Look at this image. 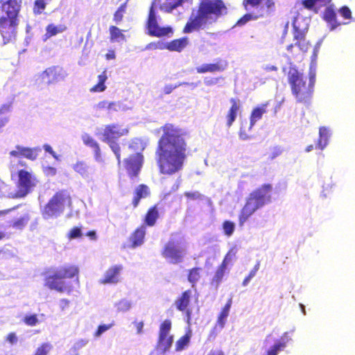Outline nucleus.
I'll return each instance as SVG.
<instances>
[{
    "mask_svg": "<svg viewBox=\"0 0 355 355\" xmlns=\"http://www.w3.org/2000/svg\"><path fill=\"white\" fill-rule=\"evenodd\" d=\"M162 132L155 149L159 173L172 175L182 170L189 153L186 133L173 123H166L157 132Z\"/></svg>",
    "mask_w": 355,
    "mask_h": 355,
    "instance_id": "nucleus-1",
    "label": "nucleus"
},
{
    "mask_svg": "<svg viewBox=\"0 0 355 355\" xmlns=\"http://www.w3.org/2000/svg\"><path fill=\"white\" fill-rule=\"evenodd\" d=\"M227 12V7L223 0H200L197 10H193L183 29V33H191L204 29L208 25L216 23Z\"/></svg>",
    "mask_w": 355,
    "mask_h": 355,
    "instance_id": "nucleus-2",
    "label": "nucleus"
},
{
    "mask_svg": "<svg viewBox=\"0 0 355 355\" xmlns=\"http://www.w3.org/2000/svg\"><path fill=\"white\" fill-rule=\"evenodd\" d=\"M287 76L291 93L297 103L309 105L312 99L315 83V74L309 73V78L300 72L296 67L284 68Z\"/></svg>",
    "mask_w": 355,
    "mask_h": 355,
    "instance_id": "nucleus-3",
    "label": "nucleus"
},
{
    "mask_svg": "<svg viewBox=\"0 0 355 355\" xmlns=\"http://www.w3.org/2000/svg\"><path fill=\"white\" fill-rule=\"evenodd\" d=\"M79 274L78 266L72 263H66L53 270L47 269L44 272V286L58 293H70L73 288L65 282V279H74L79 284Z\"/></svg>",
    "mask_w": 355,
    "mask_h": 355,
    "instance_id": "nucleus-4",
    "label": "nucleus"
},
{
    "mask_svg": "<svg viewBox=\"0 0 355 355\" xmlns=\"http://www.w3.org/2000/svg\"><path fill=\"white\" fill-rule=\"evenodd\" d=\"M72 205V199L69 193L62 189L55 192L44 206L41 211L44 218L57 217L60 216L64 209L70 208Z\"/></svg>",
    "mask_w": 355,
    "mask_h": 355,
    "instance_id": "nucleus-5",
    "label": "nucleus"
},
{
    "mask_svg": "<svg viewBox=\"0 0 355 355\" xmlns=\"http://www.w3.org/2000/svg\"><path fill=\"white\" fill-rule=\"evenodd\" d=\"M128 134V128H121L120 125L117 123L106 125L102 133V141L106 143L111 148L116 158L118 165H120L121 163V146L116 139Z\"/></svg>",
    "mask_w": 355,
    "mask_h": 355,
    "instance_id": "nucleus-6",
    "label": "nucleus"
},
{
    "mask_svg": "<svg viewBox=\"0 0 355 355\" xmlns=\"http://www.w3.org/2000/svg\"><path fill=\"white\" fill-rule=\"evenodd\" d=\"M67 76L66 71L62 67L53 65L41 72L36 79V83L40 86H51L64 80Z\"/></svg>",
    "mask_w": 355,
    "mask_h": 355,
    "instance_id": "nucleus-7",
    "label": "nucleus"
},
{
    "mask_svg": "<svg viewBox=\"0 0 355 355\" xmlns=\"http://www.w3.org/2000/svg\"><path fill=\"white\" fill-rule=\"evenodd\" d=\"M155 8L156 3L155 1H153L149 8L148 15L146 22V28L147 29L148 35L156 37H162L172 35L173 33V30L171 26H159L157 20Z\"/></svg>",
    "mask_w": 355,
    "mask_h": 355,
    "instance_id": "nucleus-8",
    "label": "nucleus"
},
{
    "mask_svg": "<svg viewBox=\"0 0 355 355\" xmlns=\"http://www.w3.org/2000/svg\"><path fill=\"white\" fill-rule=\"evenodd\" d=\"M161 254L170 263L178 264L183 261L186 252L178 241L171 239L164 245Z\"/></svg>",
    "mask_w": 355,
    "mask_h": 355,
    "instance_id": "nucleus-9",
    "label": "nucleus"
},
{
    "mask_svg": "<svg viewBox=\"0 0 355 355\" xmlns=\"http://www.w3.org/2000/svg\"><path fill=\"white\" fill-rule=\"evenodd\" d=\"M272 185L269 183L263 184L250 193L248 198L259 209L272 202Z\"/></svg>",
    "mask_w": 355,
    "mask_h": 355,
    "instance_id": "nucleus-10",
    "label": "nucleus"
},
{
    "mask_svg": "<svg viewBox=\"0 0 355 355\" xmlns=\"http://www.w3.org/2000/svg\"><path fill=\"white\" fill-rule=\"evenodd\" d=\"M297 24V19L295 18L293 21V35L295 43L289 44L287 46V51L292 53L293 47L296 46L302 52L306 53L311 46V43L306 39V34L307 33L308 28L306 26L300 28Z\"/></svg>",
    "mask_w": 355,
    "mask_h": 355,
    "instance_id": "nucleus-11",
    "label": "nucleus"
},
{
    "mask_svg": "<svg viewBox=\"0 0 355 355\" xmlns=\"http://www.w3.org/2000/svg\"><path fill=\"white\" fill-rule=\"evenodd\" d=\"M268 103L262 104L259 106L254 107L250 114V123L247 121L242 123L239 130V137L243 140H246L250 138L248 131L251 130L254 123L261 119L263 114L267 112L266 107Z\"/></svg>",
    "mask_w": 355,
    "mask_h": 355,
    "instance_id": "nucleus-12",
    "label": "nucleus"
},
{
    "mask_svg": "<svg viewBox=\"0 0 355 355\" xmlns=\"http://www.w3.org/2000/svg\"><path fill=\"white\" fill-rule=\"evenodd\" d=\"M18 196L24 197L36 186L37 180L34 175L24 169L18 171Z\"/></svg>",
    "mask_w": 355,
    "mask_h": 355,
    "instance_id": "nucleus-13",
    "label": "nucleus"
},
{
    "mask_svg": "<svg viewBox=\"0 0 355 355\" xmlns=\"http://www.w3.org/2000/svg\"><path fill=\"white\" fill-rule=\"evenodd\" d=\"M21 0H0V18L18 19Z\"/></svg>",
    "mask_w": 355,
    "mask_h": 355,
    "instance_id": "nucleus-14",
    "label": "nucleus"
},
{
    "mask_svg": "<svg viewBox=\"0 0 355 355\" xmlns=\"http://www.w3.org/2000/svg\"><path fill=\"white\" fill-rule=\"evenodd\" d=\"M143 163L144 155L141 153L130 155L123 159L124 167L130 178L138 176Z\"/></svg>",
    "mask_w": 355,
    "mask_h": 355,
    "instance_id": "nucleus-15",
    "label": "nucleus"
},
{
    "mask_svg": "<svg viewBox=\"0 0 355 355\" xmlns=\"http://www.w3.org/2000/svg\"><path fill=\"white\" fill-rule=\"evenodd\" d=\"M18 23V19L0 18V33L4 44L9 43L15 40Z\"/></svg>",
    "mask_w": 355,
    "mask_h": 355,
    "instance_id": "nucleus-16",
    "label": "nucleus"
},
{
    "mask_svg": "<svg viewBox=\"0 0 355 355\" xmlns=\"http://www.w3.org/2000/svg\"><path fill=\"white\" fill-rule=\"evenodd\" d=\"M264 3L261 6L259 12L266 13L268 16L275 10V2L274 0H243L242 6L245 10L259 7L261 3Z\"/></svg>",
    "mask_w": 355,
    "mask_h": 355,
    "instance_id": "nucleus-17",
    "label": "nucleus"
},
{
    "mask_svg": "<svg viewBox=\"0 0 355 355\" xmlns=\"http://www.w3.org/2000/svg\"><path fill=\"white\" fill-rule=\"evenodd\" d=\"M192 291L190 289L183 291L174 301V305L179 311L184 313L188 319L191 318V309H190Z\"/></svg>",
    "mask_w": 355,
    "mask_h": 355,
    "instance_id": "nucleus-18",
    "label": "nucleus"
},
{
    "mask_svg": "<svg viewBox=\"0 0 355 355\" xmlns=\"http://www.w3.org/2000/svg\"><path fill=\"white\" fill-rule=\"evenodd\" d=\"M227 67V61L217 59L214 63H205L197 67L196 70L198 73L223 72L226 69Z\"/></svg>",
    "mask_w": 355,
    "mask_h": 355,
    "instance_id": "nucleus-19",
    "label": "nucleus"
},
{
    "mask_svg": "<svg viewBox=\"0 0 355 355\" xmlns=\"http://www.w3.org/2000/svg\"><path fill=\"white\" fill-rule=\"evenodd\" d=\"M123 270L121 265H114L108 268L100 279L102 284H115L120 280V273Z\"/></svg>",
    "mask_w": 355,
    "mask_h": 355,
    "instance_id": "nucleus-20",
    "label": "nucleus"
},
{
    "mask_svg": "<svg viewBox=\"0 0 355 355\" xmlns=\"http://www.w3.org/2000/svg\"><path fill=\"white\" fill-rule=\"evenodd\" d=\"M146 233V230L144 225L137 227L129 236L128 241L130 243L128 247L135 249L141 245L144 242Z\"/></svg>",
    "mask_w": 355,
    "mask_h": 355,
    "instance_id": "nucleus-21",
    "label": "nucleus"
},
{
    "mask_svg": "<svg viewBox=\"0 0 355 355\" xmlns=\"http://www.w3.org/2000/svg\"><path fill=\"white\" fill-rule=\"evenodd\" d=\"M259 208L247 198L239 214V226H243L249 218Z\"/></svg>",
    "mask_w": 355,
    "mask_h": 355,
    "instance_id": "nucleus-22",
    "label": "nucleus"
},
{
    "mask_svg": "<svg viewBox=\"0 0 355 355\" xmlns=\"http://www.w3.org/2000/svg\"><path fill=\"white\" fill-rule=\"evenodd\" d=\"M231 106L225 116L226 126L230 128L236 119L237 114L241 108V101L238 98H232L230 100Z\"/></svg>",
    "mask_w": 355,
    "mask_h": 355,
    "instance_id": "nucleus-23",
    "label": "nucleus"
},
{
    "mask_svg": "<svg viewBox=\"0 0 355 355\" xmlns=\"http://www.w3.org/2000/svg\"><path fill=\"white\" fill-rule=\"evenodd\" d=\"M159 208L158 203L150 207L144 216L142 225H144L146 227L154 226L159 218Z\"/></svg>",
    "mask_w": 355,
    "mask_h": 355,
    "instance_id": "nucleus-24",
    "label": "nucleus"
},
{
    "mask_svg": "<svg viewBox=\"0 0 355 355\" xmlns=\"http://www.w3.org/2000/svg\"><path fill=\"white\" fill-rule=\"evenodd\" d=\"M150 195V189L146 184H140L134 190L132 205L134 208L138 207L140 200Z\"/></svg>",
    "mask_w": 355,
    "mask_h": 355,
    "instance_id": "nucleus-25",
    "label": "nucleus"
},
{
    "mask_svg": "<svg viewBox=\"0 0 355 355\" xmlns=\"http://www.w3.org/2000/svg\"><path fill=\"white\" fill-rule=\"evenodd\" d=\"M189 44L187 37L175 39L166 44V49L170 51L182 52Z\"/></svg>",
    "mask_w": 355,
    "mask_h": 355,
    "instance_id": "nucleus-26",
    "label": "nucleus"
},
{
    "mask_svg": "<svg viewBox=\"0 0 355 355\" xmlns=\"http://www.w3.org/2000/svg\"><path fill=\"white\" fill-rule=\"evenodd\" d=\"M332 0H303L302 4L307 10L317 13L319 10L328 5Z\"/></svg>",
    "mask_w": 355,
    "mask_h": 355,
    "instance_id": "nucleus-27",
    "label": "nucleus"
},
{
    "mask_svg": "<svg viewBox=\"0 0 355 355\" xmlns=\"http://www.w3.org/2000/svg\"><path fill=\"white\" fill-rule=\"evenodd\" d=\"M67 30V26L63 24L55 25L54 24H49L46 27V33L43 35V41H46L53 36Z\"/></svg>",
    "mask_w": 355,
    "mask_h": 355,
    "instance_id": "nucleus-28",
    "label": "nucleus"
},
{
    "mask_svg": "<svg viewBox=\"0 0 355 355\" xmlns=\"http://www.w3.org/2000/svg\"><path fill=\"white\" fill-rule=\"evenodd\" d=\"M119 107V105L116 102L102 101L98 102L94 106V109L98 112L107 111V114H111L112 112H117Z\"/></svg>",
    "mask_w": 355,
    "mask_h": 355,
    "instance_id": "nucleus-29",
    "label": "nucleus"
},
{
    "mask_svg": "<svg viewBox=\"0 0 355 355\" xmlns=\"http://www.w3.org/2000/svg\"><path fill=\"white\" fill-rule=\"evenodd\" d=\"M323 19L331 26V30L335 29L340 25V23L337 21L336 13L334 9L329 6L323 13Z\"/></svg>",
    "mask_w": 355,
    "mask_h": 355,
    "instance_id": "nucleus-30",
    "label": "nucleus"
},
{
    "mask_svg": "<svg viewBox=\"0 0 355 355\" xmlns=\"http://www.w3.org/2000/svg\"><path fill=\"white\" fill-rule=\"evenodd\" d=\"M83 141L85 145L94 149V157L98 160L101 156V148L97 141L89 135L83 136Z\"/></svg>",
    "mask_w": 355,
    "mask_h": 355,
    "instance_id": "nucleus-31",
    "label": "nucleus"
},
{
    "mask_svg": "<svg viewBox=\"0 0 355 355\" xmlns=\"http://www.w3.org/2000/svg\"><path fill=\"white\" fill-rule=\"evenodd\" d=\"M226 270V268L220 265L217 267L216 270L210 281V285L212 287L215 288L216 289L218 288L219 285L223 280Z\"/></svg>",
    "mask_w": 355,
    "mask_h": 355,
    "instance_id": "nucleus-32",
    "label": "nucleus"
},
{
    "mask_svg": "<svg viewBox=\"0 0 355 355\" xmlns=\"http://www.w3.org/2000/svg\"><path fill=\"white\" fill-rule=\"evenodd\" d=\"M232 304V298H230L225 305L223 307L221 311L218 315L217 324L221 327H224L226 318L229 315L230 310Z\"/></svg>",
    "mask_w": 355,
    "mask_h": 355,
    "instance_id": "nucleus-33",
    "label": "nucleus"
},
{
    "mask_svg": "<svg viewBox=\"0 0 355 355\" xmlns=\"http://www.w3.org/2000/svg\"><path fill=\"white\" fill-rule=\"evenodd\" d=\"M202 270V268L200 267H194L188 270L187 279L192 287H195L200 279Z\"/></svg>",
    "mask_w": 355,
    "mask_h": 355,
    "instance_id": "nucleus-34",
    "label": "nucleus"
},
{
    "mask_svg": "<svg viewBox=\"0 0 355 355\" xmlns=\"http://www.w3.org/2000/svg\"><path fill=\"white\" fill-rule=\"evenodd\" d=\"M267 17L266 13H261L259 12L258 14L254 13H245L243 15L236 23V26H243L246 24L250 21L257 20L259 18H263Z\"/></svg>",
    "mask_w": 355,
    "mask_h": 355,
    "instance_id": "nucleus-35",
    "label": "nucleus"
},
{
    "mask_svg": "<svg viewBox=\"0 0 355 355\" xmlns=\"http://www.w3.org/2000/svg\"><path fill=\"white\" fill-rule=\"evenodd\" d=\"M173 342V337L169 334H159L158 345L166 352L168 350Z\"/></svg>",
    "mask_w": 355,
    "mask_h": 355,
    "instance_id": "nucleus-36",
    "label": "nucleus"
},
{
    "mask_svg": "<svg viewBox=\"0 0 355 355\" xmlns=\"http://www.w3.org/2000/svg\"><path fill=\"white\" fill-rule=\"evenodd\" d=\"M98 83L90 89L91 92H101L105 90L106 86L105 85V83L107 79L106 70H104L100 75H98Z\"/></svg>",
    "mask_w": 355,
    "mask_h": 355,
    "instance_id": "nucleus-37",
    "label": "nucleus"
},
{
    "mask_svg": "<svg viewBox=\"0 0 355 355\" xmlns=\"http://www.w3.org/2000/svg\"><path fill=\"white\" fill-rule=\"evenodd\" d=\"M110 40L111 42L125 41V36L122 31L116 26H110L109 28Z\"/></svg>",
    "mask_w": 355,
    "mask_h": 355,
    "instance_id": "nucleus-38",
    "label": "nucleus"
},
{
    "mask_svg": "<svg viewBox=\"0 0 355 355\" xmlns=\"http://www.w3.org/2000/svg\"><path fill=\"white\" fill-rule=\"evenodd\" d=\"M329 132L325 127H321L319 130V138L317 142V147L323 150L328 144Z\"/></svg>",
    "mask_w": 355,
    "mask_h": 355,
    "instance_id": "nucleus-39",
    "label": "nucleus"
},
{
    "mask_svg": "<svg viewBox=\"0 0 355 355\" xmlns=\"http://www.w3.org/2000/svg\"><path fill=\"white\" fill-rule=\"evenodd\" d=\"M73 168L83 178H88L89 175V168L84 162H77Z\"/></svg>",
    "mask_w": 355,
    "mask_h": 355,
    "instance_id": "nucleus-40",
    "label": "nucleus"
},
{
    "mask_svg": "<svg viewBox=\"0 0 355 355\" xmlns=\"http://www.w3.org/2000/svg\"><path fill=\"white\" fill-rule=\"evenodd\" d=\"M183 1L184 0H166L161 6V9L166 12H171L174 9L180 6Z\"/></svg>",
    "mask_w": 355,
    "mask_h": 355,
    "instance_id": "nucleus-41",
    "label": "nucleus"
},
{
    "mask_svg": "<svg viewBox=\"0 0 355 355\" xmlns=\"http://www.w3.org/2000/svg\"><path fill=\"white\" fill-rule=\"evenodd\" d=\"M29 220V214L26 213L19 218L13 220L12 223V227L15 229L21 230L26 226Z\"/></svg>",
    "mask_w": 355,
    "mask_h": 355,
    "instance_id": "nucleus-42",
    "label": "nucleus"
},
{
    "mask_svg": "<svg viewBox=\"0 0 355 355\" xmlns=\"http://www.w3.org/2000/svg\"><path fill=\"white\" fill-rule=\"evenodd\" d=\"M127 2L123 3L115 11L113 15V20L116 24H119L123 19V15L126 12Z\"/></svg>",
    "mask_w": 355,
    "mask_h": 355,
    "instance_id": "nucleus-43",
    "label": "nucleus"
},
{
    "mask_svg": "<svg viewBox=\"0 0 355 355\" xmlns=\"http://www.w3.org/2000/svg\"><path fill=\"white\" fill-rule=\"evenodd\" d=\"M191 334L187 333L181 336L176 342L175 350L182 351L188 345L190 341Z\"/></svg>",
    "mask_w": 355,
    "mask_h": 355,
    "instance_id": "nucleus-44",
    "label": "nucleus"
},
{
    "mask_svg": "<svg viewBox=\"0 0 355 355\" xmlns=\"http://www.w3.org/2000/svg\"><path fill=\"white\" fill-rule=\"evenodd\" d=\"M51 0H35L33 3V11L35 15H40L45 10L46 4Z\"/></svg>",
    "mask_w": 355,
    "mask_h": 355,
    "instance_id": "nucleus-45",
    "label": "nucleus"
},
{
    "mask_svg": "<svg viewBox=\"0 0 355 355\" xmlns=\"http://www.w3.org/2000/svg\"><path fill=\"white\" fill-rule=\"evenodd\" d=\"M52 348L51 343H43L37 347L33 355H48Z\"/></svg>",
    "mask_w": 355,
    "mask_h": 355,
    "instance_id": "nucleus-46",
    "label": "nucleus"
},
{
    "mask_svg": "<svg viewBox=\"0 0 355 355\" xmlns=\"http://www.w3.org/2000/svg\"><path fill=\"white\" fill-rule=\"evenodd\" d=\"M222 227L225 235L230 237L235 230V223L230 220H225L223 223Z\"/></svg>",
    "mask_w": 355,
    "mask_h": 355,
    "instance_id": "nucleus-47",
    "label": "nucleus"
},
{
    "mask_svg": "<svg viewBox=\"0 0 355 355\" xmlns=\"http://www.w3.org/2000/svg\"><path fill=\"white\" fill-rule=\"evenodd\" d=\"M235 257L236 251L233 249H230L225 254L222 263L220 265L227 268L228 264L232 263Z\"/></svg>",
    "mask_w": 355,
    "mask_h": 355,
    "instance_id": "nucleus-48",
    "label": "nucleus"
},
{
    "mask_svg": "<svg viewBox=\"0 0 355 355\" xmlns=\"http://www.w3.org/2000/svg\"><path fill=\"white\" fill-rule=\"evenodd\" d=\"M172 323L168 319L164 320L159 325V334H169Z\"/></svg>",
    "mask_w": 355,
    "mask_h": 355,
    "instance_id": "nucleus-49",
    "label": "nucleus"
},
{
    "mask_svg": "<svg viewBox=\"0 0 355 355\" xmlns=\"http://www.w3.org/2000/svg\"><path fill=\"white\" fill-rule=\"evenodd\" d=\"M9 121V117L3 107H0V133L3 130L6 124Z\"/></svg>",
    "mask_w": 355,
    "mask_h": 355,
    "instance_id": "nucleus-50",
    "label": "nucleus"
},
{
    "mask_svg": "<svg viewBox=\"0 0 355 355\" xmlns=\"http://www.w3.org/2000/svg\"><path fill=\"white\" fill-rule=\"evenodd\" d=\"M37 155V150L36 149L24 147V157L31 160H35Z\"/></svg>",
    "mask_w": 355,
    "mask_h": 355,
    "instance_id": "nucleus-51",
    "label": "nucleus"
},
{
    "mask_svg": "<svg viewBox=\"0 0 355 355\" xmlns=\"http://www.w3.org/2000/svg\"><path fill=\"white\" fill-rule=\"evenodd\" d=\"M145 49L146 50H157V49H166V44H164L162 42L158 41V42H152L148 44Z\"/></svg>",
    "mask_w": 355,
    "mask_h": 355,
    "instance_id": "nucleus-52",
    "label": "nucleus"
},
{
    "mask_svg": "<svg viewBox=\"0 0 355 355\" xmlns=\"http://www.w3.org/2000/svg\"><path fill=\"white\" fill-rule=\"evenodd\" d=\"M259 266H260L259 262H257L254 265V268L249 272L248 275L243 279V281L242 282V285L243 286H247L249 282L250 281V279L255 276L256 273L257 272V271L259 269Z\"/></svg>",
    "mask_w": 355,
    "mask_h": 355,
    "instance_id": "nucleus-53",
    "label": "nucleus"
},
{
    "mask_svg": "<svg viewBox=\"0 0 355 355\" xmlns=\"http://www.w3.org/2000/svg\"><path fill=\"white\" fill-rule=\"evenodd\" d=\"M24 322L28 326H35L38 322L37 316L36 314L26 315L24 318Z\"/></svg>",
    "mask_w": 355,
    "mask_h": 355,
    "instance_id": "nucleus-54",
    "label": "nucleus"
},
{
    "mask_svg": "<svg viewBox=\"0 0 355 355\" xmlns=\"http://www.w3.org/2000/svg\"><path fill=\"white\" fill-rule=\"evenodd\" d=\"M184 196L191 200H201L202 198V194L198 191H187L184 193Z\"/></svg>",
    "mask_w": 355,
    "mask_h": 355,
    "instance_id": "nucleus-55",
    "label": "nucleus"
},
{
    "mask_svg": "<svg viewBox=\"0 0 355 355\" xmlns=\"http://www.w3.org/2000/svg\"><path fill=\"white\" fill-rule=\"evenodd\" d=\"M82 236L81 229L78 227H73L68 234L70 239H77Z\"/></svg>",
    "mask_w": 355,
    "mask_h": 355,
    "instance_id": "nucleus-56",
    "label": "nucleus"
},
{
    "mask_svg": "<svg viewBox=\"0 0 355 355\" xmlns=\"http://www.w3.org/2000/svg\"><path fill=\"white\" fill-rule=\"evenodd\" d=\"M338 12L340 15L346 19H350L352 18V12L350 9L346 6H342L339 9Z\"/></svg>",
    "mask_w": 355,
    "mask_h": 355,
    "instance_id": "nucleus-57",
    "label": "nucleus"
},
{
    "mask_svg": "<svg viewBox=\"0 0 355 355\" xmlns=\"http://www.w3.org/2000/svg\"><path fill=\"white\" fill-rule=\"evenodd\" d=\"M130 303L125 300L119 301L117 304V309L119 311H126L130 309Z\"/></svg>",
    "mask_w": 355,
    "mask_h": 355,
    "instance_id": "nucleus-58",
    "label": "nucleus"
},
{
    "mask_svg": "<svg viewBox=\"0 0 355 355\" xmlns=\"http://www.w3.org/2000/svg\"><path fill=\"white\" fill-rule=\"evenodd\" d=\"M10 155L12 157L21 158L24 157V147L20 146H17L15 150H13L10 152Z\"/></svg>",
    "mask_w": 355,
    "mask_h": 355,
    "instance_id": "nucleus-59",
    "label": "nucleus"
},
{
    "mask_svg": "<svg viewBox=\"0 0 355 355\" xmlns=\"http://www.w3.org/2000/svg\"><path fill=\"white\" fill-rule=\"evenodd\" d=\"M6 340L11 345H15L17 343L18 338L15 332H10L6 336Z\"/></svg>",
    "mask_w": 355,
    "mask_h": 355,
    "instance_id": "nucleus-60",
    "label": "nucleus"
},
{
    "mask_svg": "<svg viewBox=\"0 0 355 355\" xmlns=\"http://www.w3.org/2000/svg\"><path fill=\"white\" fill-rule=\"evenodd\" d=\"M282 151L283 150L281 149L280 147H275L272 149V151L271 152V153L269 155L268 159L270 160H272V159H275L276 157H277L282 153Z\"/></svg>",
    "mask_w": 355,
    "mask_h": 355,
    "instance_id": "nucleus-61",
    "label": "nucleus"
},
{
    "mask_svg": "<svg viewBox=\"0 0 355 355\" xmlns=\"http://www.w3.org/2000/svg\"><path fill=\"white\" fill-rule=\"evenodd\" d=\"M111 327L110 324H101L98 327L96 331L94 334L95 336H100L103 332L106 331Z\"/></svg>",
    "mask_w": 355,
    "mask_h": 355,
    "instance_id": "nucleus-62",
    "label": "nucleus"
},
{
    "mask_svg": "<svg viewBox=\"0 0 355 355\" xmlns=\"http://www.w3.org/2000/svg\"><path fill=\"white\" fill-rule=\"evenodd\" d=\"M44 173L48 176H53L56 174V168L53 166H46L44 168Z\"/></svg>",
    "mask_w": 355,
    "mask_h": 355,
    "instance_id": "nucleus-63",
    "label": "nucleus"
},
{
    "mask_svg": "<svg viewBox=\"0 0 355 355\" xmlns=\"http://www.w3.org/2000/svg\"><path fill=\"white\" fill-rule=\"evenodd\" d=\"M218 78H209L205 79V83L207 86L213 85L218 82Z\"/></svg>",
    "mask_w": 355,
    "mask_h": 355,
    "instance_id": "nucleus-64",
    "label": "nucleus"
}]
</instances>
